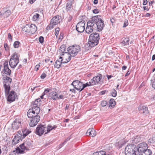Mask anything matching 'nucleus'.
Returning <instances> with one entry per match:
<instances>
[{
  "label": "nucleus",
  "instance_id": "f257e3e1",
  "mask_svg": "<svg viewBox=\"0 0 155 155\" xmlns=\"http://www.w3.org/2000/svg\"><path fill=\"white\" fill-rule=\"evenodd\" d=\"M100 15L94 16L87 21L85 29L87 33L90 34L94 30L101 31L103 29L104 25V21L100 18Z\"/></svg>",
  "mask_w": 155,
  "mask_h": 155
},
{
  "label": "nucleus",
  "instance_id": "f03ea898",
  "mask_svg": "<svg viewBox=\"0 0 155 155\" xmlns=\"http://www.w3.org/2000/svg\"><path fill=\"white\" fill-rule=\"evenodd\" d=\"M40 111V108L38 107H34L32 109H29L27 112L28 118H31L29 125L30 127H34L36 126L40 120V116L38 115Z\"/></svg>",
  "mask_w": 155,
  "mask_h": 155
},
{
  "label": "nucleus",
  "instance_id": "7ed1b4c3",
  "mask_svg": "<svg viewBox=\"0 0 155 155\" xmlns=\"http://www.w3.org/2000/svg\"><path fill=\"white\" fill-rule=\"evenodd\" d=\"M100 36L99 34L96 33L91 34L89 38V48L90 49L97 45Z\"/></svg>",
  "mask_w": 155,
  "mask_h": 155
},
{
  "label": "nucleus",
  "instance_id": "20e7f679",
  "mask_svg": "<svg viewBox=\"0 0 155 155\" xmlns=\"http://www.w3.org/2000/svg\"><path fill=\"white\" fill-rule=\"evenodd\" d=\"M20 55L18 53H14L12 56L9 61V64L12 68H15L19 62Z\"/></svg>",
  "mask_w": 155,
  "mask_h": 155
},
{
  "label": "nucleus",
  "instance_id": "39448f33",
  "mask_svg": "<svg viewBox=\"0 0 155 155\" xmlns=\"http://www.w3.org/2000/svg\"><path fill=\"white\" fill-rule=\"evenodd\" d=\"M136 145L134 144L127 145L125 150L126 155H138L136 151Z\"/></svg>",
  "mask_w": 155,
  "mask_h": 155
},
{
  "label": "nucleus",
  "instance_id": "423d86ee",
  "mask_svg": "<svg viewBox=\"0 0 155 155\" xmlns=\"http://www.w3.org/2000/svg\"><path fill=\"white\" fill-rule=\"evenodd\" d=\"M81 50L80 47L79 45H73L69 46L67 48L68 53L71 56L74 57L77 55Z\"/></svg>",
  "mask_w": 155,
  "mask_h": 155
},
{
  "label": "nucleus",
  "instance_id": "0eeeda50",
  "mask_svg": "<svg viewBox=\"0 0 155 155\" xmlns=\"http://www.w3.org/2000/svg\"><path fill=\"white\" fill-rule=\"evenodd\" d=\"M48 129L45 126L42 124L38 125L36 128L35 133L39 136L42 135L43 134H46L48 133Z\"/></svg>",
  "mask_w": 155,
  "mask_h": 155
},
{
  "label": "nucleus",
  "instance_id": "6e6552de",
  "mask_svg": "<svg viewBox=\"0 0 155 155\" xmlns=\"http://www.w3.org/2000/svg\"><path fill=\"white\" fill-rule=\"evenodd\" d=\"M8 61H6L3 64V69L1 71L2 75H5V76L9 75L10 76L11 74V70L8 67Z\"/></svg>",
  "mask_w": 155,
  "mask_h": 155
},
{
  "label": "nucleus",
  "instance_id": "1a4fd4ad",
  "mask_svg": "<svg viewBox=\"0 0 155 155\" xmlns=\"http://www.w3.org/2000/svg\"><path fill=\"white\" fill-rule=\"evenodd\" d=\"M62 21L61 17L57 15L54 17L51 20L50 25L52 28L54 25L60 23Z\"/></svg>",
  "mask_w": 155,
  "mask_h": 155
},
{
  "label": "nucleus",
  "instance_id": "9d476101",
  "mask_svg": "<svg viewBox=\"0 0 155 155\" xmlns=\"http://www.w3.org/2000/svg\"><path fill=\"white\" fill-rule=\"evenodd\" d=\"M31 142V140L28 139L21 144L20 147L21 149L29 150L32 147Z\"/></svg>",
  "mask_w": 155,
  "mask_h": 155
},
{
  "label": "nucleus",
  "instance_id": "9b49d317",
  "mask_svg": "<svg viewBox=\"0 0 155 155\" xmlns=\"http://www.w3.org/2000/svg\"><path fill=\"white\" fill-rule=\"evenodd\" d=\"M148 145L145 142H142L137 145V154H141L144 151L148 148Z\"/></svg>",
  "mask_w": 155,
  "mask_h": 155
},
{
  "label": "nucleus",
  "instance_id": "f8f14e48",
  "mask_svg": "<svg viewBox=\"0 0 155 155\" xmlns=\"http://www.w3.org/2000/svg\"><path fill=\"white\" fill-rule=\"evenodd\" d=\"M74 88L78 91H80L83 87V82L78 80L74 81L71 84Z\"/></svg>",
  "mask_w": 155,
  "mask_h": 155
},
{
  "label": "nucleus",
  "instance_id": "ddd939ff",
  "mask_svg": "<svg viewBox=\"0 0 155 155\" xmlns=\"http://www.w3.org/2000/svg\"><path fill=\"white\" fill-rule=\"evenodd\" d=\"M85 22L84 21H81L78 22L76 26V30L79 32H83L84 30V25Z\"/></svg>",
  "mask_w": 155,
  "mask_h": 155
},
{
  "label": "nucleus",
  "instance_id": "4468645a",
  "mask_svg": "<svg viewBox=\"0 0 155 155\" xmlns=\"http://www.w3.org/2000/svg\"><path fill=\"white\" fill-rule=\"evenodd\" d=\"M31 132V131L28 129H24L21 131H18V134L20 137H22V139L24 138L27 136Z\"/></svg>",
  "mask_w": 155,
  "mask_h": 155
},
{
  "label": "nucleus",
  "instance_id": "2eb2a0df",
  "mask_svg": "<svg viewBox=\"0 0 155 155\" xmlns=\"http://www.w3.org/2000/svg\"><path fill=\"white\" fill-rule=\"evenodd\" d=\"M21 122L19 119H15L12 124V128L14 130H17L21 126Z\"/></svg>",
  "mask_w": 155,
  "mask_h": 155
},
{
  "label": "nucleus",
  "instance_id": "dca6fc26",
  "mask_svg": "<svg viewBox=\"0 0 155 155\" xmlns=\"http://www.w3.org/2000/svg\"><path fill=\"white\" fill-rule=\"evenodd\" d=\"M15 92L14 91H11L9 92L7 97V101L10 102L15 101Z\"/></svg>",
  "mask_w": 155,
  "mask_h": 155
},
{
  "label": "nucleus",
  "instance_id": "f3484780",
  "mask_svg": "<svg viewBox=\"0 0 155 155\" xmlns=\"http://www.w3.org/2000/svg\"><path fill=\"white\" fill-rule=\"evenodd\" d=\"M101 74H98L97 76L94 77L93 79L91 80V81H92V84L95 85L98 84L99 82L101 81Z\"/></svg>",
  "mask_w": 155,
  "mask_h": 155
},
{
  "label": "nucleus",
  "instance_id": "a211bd4d",
  "mask_svg": "<svg viewBox=\"0 0 155 155\" xmlns=\"http://www.w3.org/2000/svg\"><path fill=\"white\" fill-rule=\"evenodd\" d=\"M62 58H63L62 57H60L59 59L57 60L55 63L54 68H59L61 66H64V65H62L63 64H64L63 62V60H61Z\"/></svg>",
  "mask_w": 155,
  "mask_h": 155
},
{
  "label": "nucleus",
  "instance_id": "6ab92c4d",
  "mask_svg": "<svg viewBox=\"0 0 155 155\" xmlns=\"http://www.w3.org/2000/svg\"><path fill=\"white\" fill-rule=\"evenodd\" d=\"M2 79L4 80V81L3 82V84H5L8 85H10L12 81L11 78L6 76L3 77Z\"/></svg>",
  "mask_w": 155,
  "mask_h": 155
},
{
  "label": "nucleus",
  "instance_id": "aec40b11",
  "mask_svg": "<svg viewBox=\"0 0 155 155\" xmlns=\"http://www.w3.org/2000/svg\"><path fill=\"white\" fill-rule=\"evenodd\" d=\"M86 134L92 137H94L96 135V131L93 128H92L87 130Z\"/></svg>",
  "mask_w": 155,
  "mask_h": 155
},
{
  "label": "nucleus",
  "instance_id": "412c9836",
  "mask_svg": "<svg viewBox=\"0 0 155 155\" xmlns=\"http://www.w3.org/2000/svg\"><path fill=\"white\" fill-rule=\"evenodd\" d=\"M18 134H17L14 137L12 141V144L15 145L18 143L20 139H22V137L19 136Z\"/></svg>",
  "mask_w": 155,
  "mask_h": 155
},
{
  "label": "nucleus",
  "instance_id": "4be33fe9",
  "mask_svg": "<svg viewBox=\"0 0 155 155\" xmlns=\"http://www.w3.org/2000/svg\"><path fill=\"white\" fill-rule=\"evenodd\" d=\"M139 110H141V112L144 114H146L149 113V111L148 110V107L145 106H140L139 107Z\"/></svg>",
  "mask_w": 155,
  "mask_h": 155
},
{
  "label": "nucleus",
  "instance_id": "5701e85b",
  "mask_svg": "<svg viewBox=\"0 0 155 155\" xmlns=\"http://www.w3.org/2000/svg\"><path fill=\"white\" fill-rule=\"evenodd\" d=\"M29 33L31 34H34L37 31V27L34 24H31L29 25Z\"/></svg>",
  "mask_w": 155,
  "mask_h": 155
},
{
  "label": "nucleus",
  "instance_id": "b1692460",
  "mask_svg": "<svg viewBox=\"0 0 155 155\" xmlns=\"http://www.w3.org/2000/svg\"><path fill=\"white\" fill-rule=\"evenodd\" d=\"M66 55L65 57H64L65 58L66 61H65V59H61L62 60L64 64H66L69 61H70L71 59V58L72 56L70 55V54L68 53H66Z\"/></svg>",
  "mask_w": 155,
  "mask_h": 155
},
{
  "label": "nucleus",
  "instance_id": "393cba45",
  "mask_svg": "<svg viewBox=\"0 0 155 155\" xmlns=\"http://www.w3.org/2000/svg\"><path fill=\"white\" fill-rule=\"evenodd\" d=\"M49 96L51 97V98L53 100H55L56 98L55 97L58 95L57 93L54 92L52 89H51V91H49Z\"/></svg>",
  "mask_w": 155,
  "mask_h": 155
},
{
  "label": "nucleus",
  "instance_id": "a878e982",
  "mask_svg": "<svg viewBox=\"0 0 155 155\" xmlns=\"http://www.w3.org/2000/svg\"><path fill=\"white\" fill-rule=\"evenodd\" d=\"M152 153L151 150L147 148L141 153L138 154V155H151Z\"/></svg>",
  "mask_w": 155,
  "mask_h": 155
},
{
  "label": "nucleus",
  "instance_id": "bb28decb",
  "mask_svg": "<svg viewBox=\"0 0 155 155\" xmlns=\"http://www.w3.org/2000/svg\"><path fill=\"white\" fill-rule=\"evenodd\" d=\"M142 137V136L141 135H138L136 136L134 140V143H137L141 141L143 139Z\"/></svg>",
  "mask_w": 155,
  "mask_h": 155
},
{
  "label": "nucleus",
  "instance_id": "cd10ccee",
  "mask_svg": "<svg viewBox=\"0 0 155 155\" xmlns=\"http://www.w3.org/2000/svg\"><path fill=\"white\" fill-rule=\"evenodd\" d=\"M4 87L5 89V94L6 96L8 95V94L10 92L9 91L10 90V85H8L5 84H4Z\"/></svg>",
  "mask_w": 155,
  "mask_h": 155
},
{
  "label": "nucleus",
  "instance_id": "c85d7f7f",
  "mask_svg": "<svg viewBox=\"0 0 155 155\" xmlns=\"http://www.w3.org/2000/svg\"><path fill=\"white\" fill-rule=\"evenodd\" d=\"M91 82L92 81L91 80L89 83H87L85 84H83V87H82L81 89V90L80 91V92L82 91L85 87H86L87 86H91L94 85V84H92L91 83Z\"/></svg>",
  "mask_w": 155,
  "mask_h": 155
},
{
  "label": "nucleus",
  "instance_id": "c756f323",
  "mask_svg": "<svg viewBox=\"0 0 155 155\" xmlns=\"http://www.w3.org/2000/svg\"><path fill=\"white\" fill-rule=\"evenodd\" d=\"M3 17L4 18L8 17L11 14V12L10 10H8L4 12H2Z\"/></svg>",
  "mask_w": 155,
  "mask_h": 155
},
{
  "label": "nucleus",
  "instance_id": "7c9ffc66",
  "mask_svg": "<svg viewBox=\"0 0 155 155\" xmlns=\"http://www.w3.org/2000/svg\"><path fill=\"white\" fill-rule=\"evenodd\" d=\"M65 46L64 45H61L60 48L59 50L61 52V55H64L63 53H68L67 52L65 51H66Z\"/></svg>",
  "mask_w": 155,
  "mask_h": 155
},
{
  "label": "nucleus",
  "instance_id": "2f4dec72",
  "mask_svg": "<svg viewBox=\"0 0 155 155\" xmlns=\"http://www.w3.org/2000/svg\"><path fill=\"white\" fill-rule=\"evenodd\" d=\"M109 107L110 108L112 107H114L115 104V101L113 99H111L110 100Z\"/></svg>",
  "mask_w": 155,
  "mask_h": 155
},
{
  "label": "nucleus",
  "instance_id": "473e14b6",
  "mask_svg": "<svg viewBox=\"0 0 155 155\" xmlns=\"http://www.w3.org/2000/svg\"><path fill=\"white\" fill-rule=\"evenodd\" d=\"M105 152L104 151H99L94 153L93 155H105Z\"/></svg>",
  "mask_w": 155,
  "mask_h": 155
},
{
  "label": "nucleus",
  "instance_id": "72a5a7b5",
  "mask_svg": "<svg viewBox=\"0 0 155 155\" xmlns=\"http://www.w3.org/2000/svg\"><path fill=\"white\" fill-rule=\"evenodd\" d=\"M40 15L37 13H35L33 15L32 18V20L33 21H38Z\"/></svg>",
  "mask_w": 155,
  "mask_h": 155
},
{
  "label": "nucleus",
  "instance_id": "f704fd0d",
  "mask_svg": "<svg viewBox=\"0 0 155 155\" xmlns=\"http://www.w3.org/2000/svg\"><path fill=\"white\" fill-rule=\"evenodd\" d=\"M129 39L128 38H125L124 39L122 42V44L124 45H129Z\"/></svg>",
  "mask_w": 155,
  "mask_h": 155
},
{
  "label": "nucleus",
  "instance_id": "c9c22d12",
  "mask_svg": "<svg viewBox=\"0 0 155 155\" xmlns=\"http://www.w3.org/2000/svg\"><path fill=\"white\" fill-rule=\"evenodd\" d=\"M37 101H38L36 100L35 101L33 102V106L32 107V108L31 109H32L34 107L35 108V107H38L39 108H40L39 106H40V104L39 103H38Z\"/></svg>",
  "mask_w": 155,
  "mask_h": 155
},
{
  "label": "nucleus",
  "instance_id": "e433bc0d",
  "mask_svg": "<svg viewBox=\"0 0 155 155\" xmlns=\"http://www.w3.org/2000/svg\"><path fill=\"white\" fill-rule=\"evenodd\" d=\"M149 142L155 144V135L153 136L152 138H150L149 140Z\"/></svg>",
  "mask_w": 155,
  "mask_h": 155
},
{
  "label": "nucleus",
  "instance_id": "4c0bfd02",
  "mask_svg": "<svg viewBox=\"0 0 155 155\" xmlns=\"http://www.w3.org/2000/svg\"><path fill=\"white\" fill-rule=\"evenodd\" d=\"M21 45L20 42L18 41H15L13 44L14 47L15 48H18Z\"/></svg>",
  "mask_w": 155,
  "mask_h": 155
},
{
  "label": "nucleus",
  "instance_id": "58836bf2",
  "mask_svg": "<svg viewBox=\"0 0 155 155\" xmlns=\"http://www.w3.org/2000/svg\"><path fill=\"white\" fill-rule=\"evenodd\" d=\"M29 25L27 24L22 28V30L25 32H28L29 33Z\"/></svg>",
  "mask_w": 155,
  "mask_h": 155
},
{
  "label": "nucleus",
  "instance_id": "ea45409f",
  "mask_svg": "<svg viewBox=\"0 0 155 155\" xmlns=\"http://www.w3.org/2000/svg\"><path fill=\"white\" fill-rule=\"evenodd\" d=\"M1 149L3 152V153H6L8 151V149L7 147L5 146H3L1 147Z\"/></svg>",
  "mask_w": 155,
  "mask_h": 155
},
{
  "label": "nucleus",
  "instance_id": "a19ab883",
  "mask_svg": "<svg viewBox=\"0 0 155 155\" xmlns=\"http://www.w3.org/2000/svg\"><path fill=\"white\" fill-rule=\"evenodd\" d=\"M16 153H24L23 149L21 150L19 147H17L16 148Z\"/></svg>",
  "mask_w": 155,
  "mask_h": 155
},
{
  "label": "nucleus",
  "instance_id": "79ce46f5",
  "mask_svg": "<svg viewBox=\"0 0 155 155\" xmlns=\"http://www.w3.org/2000/svg\"><path fill=\"white\" fill-rule=\"evenodd\" d=\"M57 127V126L55 125H54L53 127H52L51 125L48 126V132L53 129H55Z\"/></svg>",
  "mask_w": 155,
  "mask_h": 155
},
{
  "label": "nucleus",
  "instance_id": "37998d69",
  "mask_svg": "<svg viewBox=\"0 0 155 155\" xmlns=\"http://www.w3.org/2000/svg\"><path fill=\"white\" fill-rule=\"evenodd\" d=\"M111 94L112 96L113 97H115L117 95V92L114 89H113L111 90Z\"/></svg>",
  "mask_w": 155,
  "mask_h": 155
},
{
  "label": "nucleus",
  "instance_id": "c03bdc74",
  "mask_svg": "<svg viewBox=\"0 0 155 155\" xmlns=\"http://www.w3.org/2000/svg\"><path fill=\"white\" fill-rule=\"evenodd\" d=\"M71 139V137H68L64 141V142L63 143L61 144H60V147H61L64 145L69 140Z\"/></svg>",
  "mask_w": 155,
  "mask_h": 155
},
{
  "label": "nucleus",
  "instance_id": "a18cd8bd",
  "mask_svg": "<svg viewBox=\"0 0 155 155\" xmlns=\"http://www.w3.org/2000/svg\"><path fill=\"white\" fill-rule=\"evenodd\" d=\"M71 5L72 4L71 2L68 3L66 6V9H68V10H69V9H70L71 8Z\"/></svg>",
  "mask_w": 155,
  "mask_h": 155
},
{
  "label": "nucleus",
  "instance_id": "49530a36",
  "mask_svg": "<svg viewBox=\"0 0 155 155\" xmlns=\"http://www.w3.org/2000/svg\"><path fill=\"white\" fill-rule=\"evenodd\" d=\"M51 91V89H45L43 93L44 94L43 95H45L48 94V92H49V91Z\"/></svg>",
  "mask_w": 155,
  "mask_h": 155
},
{
  "label": "nucleus",
  "instance_id": "de8ad7c7",
  "mask_svg": "<svg viewBox=\"0 0 155 155\" xmlns=\"http://www.w3.org/2000/svg\"><path fill=\"white\" fill-rule=\"evenodd\" d=\"M128 24V21L127 19H125L124 20L123 27H126Z\"/></svg>",
  "mask_w": 155,
  "mask_h": 155
},
{
  "label": "nucleus",
  "instance_id": "09e8293b",
  "mask_svg": "<svg viewBox=\"0 0 155 155\" xmlns=\"http://www.w3.org/2000/svg\"><path fill=\"white\" fill-rule=\"evenodd\" d=\"M44 38L42 36H40L39 37L38 40L41 43H42L44 41Z\"/></svg>",
  "mask_w": 155,
  "mask_h": 155
},
{
  "label": "nucleus",
  "instance_id": "8fccbe9b",
  "mask_svg": "<svg viewBox=\"0 0 155 155\" xmlns=\"http://www.w3.org/2000/svg\"><path fill=\"white\" fill-rule=\"evenodd\" d=\"M59 28H56L55 29V35L57 36H58L59 32Z\"/></svg>",
  "mask_w": 155,
  "mask_h": 155
},
{
  "label": "nucleus",
  "instance_id": "3c124183",
  "mask_svg": "<svg viewBox=\"0 0 155 155\" xmlns=\"http://www.w3.org/2000/svg\"><path fill=\"white\" fill-rule=\"evenodd\" d=\"M107 104V102L105 101H102L101 102V105L102 107H105Z\"/></svg>",
  "mask_w": 155,
  "mask_h": 155
},
{
  "label": "nucleus",
  "instance_id": "603ef678",
  "mask_svg": "<svg viewBox=\"0 0 155 155\" xmlns=\"http://www.w3.org/2000/svg\"><path fill=\"white\" fill-rule=\"evenodd\" d=\"M46 76V74L45 73H43L41 76V79H43L45 78Z\"/></svg>",
  "mask_w": 155,
  "mask_h": 155
},
{
  "label": "nucleus",
  "instance_id": "864d4df0",
  "mask_svg": "<svg viewBox=\"0 0 155 155\" xmlns=\"http://www.w3.org/2000/svg\"><path fill=\"white\" fill-rule=\"evenodd\" d=\"M99 11L98 9H95L93 11V12L94 13L97 14L99 12Z\"/></svg>",
  "mask_w": 155,
  "mask_h": 155
},
{
  "label": "nucleus",
  "instance_id": "5fc2aeb1",
  "mask_svg": "<svg viewBox=\"0 0 155 155\" xmlns=\"http://www.w3.org/2000/svg\"><path fill=\"white\" fill-rule=\"evenodd\" d=\"M150 99L152 101H155V95L152 96L150 98Z\"/></svg>",
  "mask_w": 155,
  "mask_h": 155
},
{
  "label": "nucleus",
  "instance_id": "6e6d98bb",
  "mask_svg": "<svg viewBox=\"0 0 155 155\" xmlns=\"http://www.w3.org/2000/svg\"><path fill=\"white\" fill-rule=\"evenodd\" d=\"M4 47L5 50H8V45L7 44L5 43L4 44Z\"/></svg>",
  "mask_w": 155,
  "mask_h": 155
},
{
  "label": "nucleus",
  "instance_id": "4d7b16f0",
  "mask_svg": "<svg viewBox=\"0 0 155 155\" xmlns=\"http://www.w3.org/2000/svg\"><path fill=\"white\" fill-rule=\"evenodd\" d=\"M8 38L9 40H10L11 41H12V36L10 33L8 34Z\"/></svg>",
  "mask_w": 155,
  "mask_h": 155
},
{
  "label": "nucleus",
  "instance_id": "13d9d810",
  "mask_svg": "<svg viewBox=\"0 0 155 155\" xmlns=\"http://www.w3.org/2000/svg\"><path fill=\"white\" fill-rule=\"evenodd\" d=\"M106 92V90L100 92L99 94H100V95H103V94H105Z\"/></svg>",
  "mask_w": 155,
  "mask_h": 155
},
{
  "label": "nucleus",
  "instance_id": "bf43d9fd",
  "mask_svg": "<svg viewBox=\"0 0 155 155\" xmlns=\"http://www.w3.org/2000/svg\"><path fill=\"white\" fill-rule=\"evenodd\" d=\"M149 5L150 6H151V5H152V4L153 3H154V1H149Z\"/></svg>",
  "mask_w": 155,
  "mask_h": 155
},
{
  "label": "nucleus",
  "instance_id": "052dcab7",
  "mask_svg": "<svg viewBox=\"0 0 155 155\" xmlns=\"http://www.w3.org/2000/svg\"><path fill=\"white\" fill-rule=\"evenodd\" d=\"M147 3V0H143V5H146Z\"/></svg>",
  "mask_w": 155,
  "mask_h": 155
},
{
  "label": "nucleus",
  "instance_id": "680f3d73",
  "mask_svg": "<svg viewBox=\"0 0 155 155\" xmlns=\"http://www.w3.org/2000/svg\"><path fill=\"white\" fill-rule=\"evenodd\" d=\"M152 87L155 89V78L154 79V81H153L152 84Z\"/></svg>",
  "mask_w": 155,
  "mask_h": 155
},
{
  "label": "nucleus",
  "instance_id": "e2e57ef3",
  "mask_svg": "<svg viewBox=\"0 0 155 155\" xmlns=\"http://www.w3.org/2000/svg\"><path fill=\"white\" fill-rule=\"evenodd\" d=\"M143 8L144 10H147V11H148L149 10V9L146 6H143Z\"/></svg>",
  "mask_w": 155,
  "mask_h": 155
},
{
  "label": "nucleus",
  "instance_id": "0e129e2a",
  "mask_svg": "<svg viewBox=\"0 0 155 155\" xmlns=\"http://www.w3.org/2000/svg\"><path fill=\"white\" fill-rule=\"evenodd\" d=\"M72 16L71 15H70L69 18L68 20V21L70 22L72 20Z\"/></svg>",
  "mask_w": 155,
  "mask_h": 155
},
{
  "label": "nucleus",
  "instance_id": "69168bd1",
  "mask_svg": "<svg viewBox=\"0 0 155 155\" xmlns=\"http://www.w3.org/2000/svg\"><path fill=\"white\" fill-rule=\"evenodd\" d=\"M107 77L108 80H109L110 79L111 77H113V76L111 75H107Z\"/></svg>",
  "mask_w": 155,
  "mask_h": 155
},
{
  "label": "nucleus",
  "instance_id": "338daca9",
  "mask_svg": "<svg viewBox=\"0 0 155 155\" xmlns=\"http://www.w3.org/2000/svg\"><path fill=\"white\" fill-rule=\"evenodd\" d=\"M130 73V72L129 71H128L127 73L125 75V76L126 77L128 75H129Z\"/></svg>",
  "mask_w": 155,
  "mask_h": 155
},
{
  "label": "nucleus",
  "instance_id": "774afa93",
  "mask_svg": "<svg viewBox=\"0 0 155 155\" xmlns=\"http://www.w3.org/2000/svg\"><path fill=\"white\" fill-rule=\"evenodd\" d=\"M110 21L112 23V24L114 22L115 20L114 18H112L110 19Z\"/></svg>",
  "mask_w": 155,
  "mask_h": 155
}]
</instances>
